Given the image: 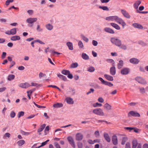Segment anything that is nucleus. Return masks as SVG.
<instances>
[{"mask_svg": "<svg viewBox=\"0 0 148 148\" xmlns=\"http://www.w3.org/2000/svg\"><path fill=\"white\" fill-rule=\"evenodd\" d=\"M105 19L108 21H115L119 24L121 25L123 28L126 25V23L122 19L116 16H108Z\"/></svg>", "mask_w": 148, "mask_h": 148, "instance_id": "nucleus-1", "label": "nucleus"}, {"mask_svg": "<svg viewBox=\"0 0 148 148\" xmlns=\"http://www.w3.org/2000/svg\"><path fill=\"white\" fill-rule=\"evenodd\" d=\"M37 20V19L36 18H29L26 20V22L28 24V26L31 27L33 26L34 23Z\"/></svg>", "mask_w": 148, "mask_h": 148, "instance_id": "nucleus-2", "label": "nucleus"}, {"mask_svg": "<svg viewBox=\"0 0 148 148\" xmlns=\"http://www.w3.org/2000/svg\"><path fill=\"white\" fill-rule=\"evenodd\" d=\"M92 112L94 114L99 116H103L104 115V113L103 110L100 108H96L94 109Z\"/></svg>", "mask_w": 148, "mask_h": 148, "instance_id": "nucleus-3", "label": "nucleus"}, {"mask_svg": "<svg viewBox=\"0 0 148 148\" xmlns=\"http://www.w3.org/2000/svg\"><path fill=\"white\" fill-rule=\"evenodd\" d=\"M111 41L112 43L118 47L120 46L121 45V41L119 39L117 38H111Z\"/></svg>", "mask_w": 148, "mask_h": 148, "instance_id": "nucleus-4", "label": "nucleus"}, {"mask_svg": "<svg viewBox=\"0 0 148 148\" xmlns=\"http://www.w3.org/2000/svg\"><path fill=\"white\" fill-rule=\"evenodd\" d=\"M67 139L71 146L75 148V142L72 137L71 136H68L67 137Z\"/></svg>", "mask_w": 148, "mask_h": 148, "instance_id": "nucleus-5", "label": "nucleus"}, {"mask_svg": "<svg viewBox=\"0 0 148 148\" xmlns=\"http://www.w3.org/2000/svg\"><path fill=\"white\" fill-rule=\"evenodd\" d=\"M16 33V28H14L11 29L10 30H8L5 32L6 34L8 35H14Z\"/></svg>", "mask_w": 148, "mask_h": 148, "instance_id": "nucleus-6", "label": "nucleus"}, {"mask_svg": "<svg viewBox=\"0 0 148 148\" xmlns=\"http://www.w3.org/2000/svg\"><path fill=\"white\" fill-rule=\"evenodd\" d=\"M128 116H132L135 117H140V115L137 112L132 111H130L128 113Z\"/></svg>", "mask_w": 148, "mask_h": 148, "instance_id": "nucleus-7", "label": "nucleus"}, {"mask_svg": "<svg viewBox=\"0 0 148 148\" xmlns=\"http://www.w3.org/2000/svg\"><path fill=\"white\" fill-rule=\"evenodd\" d=\"M135 79L138 83L140 84H145L146 83L145 80L140 77H137L135 78Z\"/></svg>", "mask_w": 148, "mask_h": 148, "instance_id": "nucleus-8", "label": "nucleus"}, {"mask_svg": "<svg viewBox=\"0 0 148 148\" xmlns=\"http://www.w3.org/2000/svg\"><path fill=\"white\" fill-rule=\"evenodd\" d=\"M99 79L100 80L102 84L108 85L110 87L112 86H113V84L111 83L104 80L102 78L99 77Z\"/></svg>", "mask_w": 148, "mask_h": 148, "instance_id": "nucleus-9", "label": "nucleus"}, {"mask_svg": "<svg viewBox=\"0 0 148 148\" xmlns=\"http://www.w3.org/2000/svg\"><path fill=\"white\" fill-rule=\"evenodd\" d=\"M112 143L114 145H117L118 140L116 135L114 134L112 136Z\"/></svg>", "mask_w": 148, "mask_h": 148, "instance_id": "nucleus-10", "label": "nucleus"}, {"mask_svg": "<svg viewBox=\"0 0 148 148\" xmlns=\"http://www.w3.org/2000/svg\"><path fill=\"white\" fill-rule=\"evenodd\" d=\"M121 11L123 16L125 18L129 19L130 18V16L129 13L124 10L121 9Z\"/></svg>", "mask_w": 148, "mask_h": 148, "instance_id": "nucleus-11", "label": "nucleus"}, {"mask_svg": "<svg viewBox=\"0 0 148 148\" xmlns=\"http://www.w3.org/2000/svg\"><path fill=\"white\" fill-rule=\"evenodd\" d=\"M18 86L21 88H26L30 86L31 85L29 84L26 82L25 83L20 84H19Z\"/></svg>", "mask_w": 148, "mask_h": 148, "instance_id": "nucleus-12", "label": "nucleus"}, {"mask_svg": "<svg viewBox=\"0 0 148 148\" xmlns=\"http://www.w3.org/2000/svg\"><path fill=\"white\" fill-rule=\"evenodd\" d=\"M83 135L81 133H77L76 134L75 139L77 140H81L83 139Z\"/></svg>", "mask_w": 148, "mask_h": 148, "instance_id": "nucleus-13", "label": "nucleus"}, {"mask_svg": "<svg viewBox=\"0 0 148 148\" xmlns=\"http://www.w3.org/2000/svg\"><path fill=\"white\" fill-rule=\"evenodd\" d=\"M130 69L127 68H123L121 71V73L123 75L128 74L130 72Z\"/></svg>", "mask_w": 148, "mask_h": 148, "instance_id": "nucleus-14", "label": "nucleus"}, {"mask_svg": "<svg viewBox=\"0 0 148 148\" xmlns=\"http://www.w3.org/2000/svg\"><path fill=\"white\" fill-rule=\"evenodd\" d=\"M130 62L134 64H137L139 62V60L137 58H132L130 59Z\"/></svg>", "mask_w": 148, "mask_h": 148, "instance_id": "nucleus-15", "label": "nucleus"}, {"mask_svg": "<svg viewBox=\"0 0 148 148\" xmlns=\"http://www.w3.org/2000/svg\"><path fill=\"white\" fill-rule=\"evenodd\" d=\"M103 136L105 140L108 142H110L111 139L109 134L105 132L103 134Z\"/></svg>", "mask_w": 148, "mask_h": 148, "instance_id": "nucleus-16", "label": "nucleus"}, {"mask_svg": "<svg viewBox=\"0 0 148 148\" xmlns=\"http://www.w3.org/2000/svg\"><path fill=\"white\" fill-rule=\"evenodd\" d=\"M116 68L114 66L111 67L110 69V73L112 75H114L116 74Z\"/></svg>", "mask_w": 148, "mask_h": 148, "instance_id": "nucleus-17", "label": "nucleus"}, {"mask_svg": "<svg viewBox=\"0 0 148 148\" xmlns=\"http://www.w3.org/2000/svg\"><path fill=\"white\" fill-rule=\"evenodd\" d=\"M103 107L105 109L107 110H110L112 109L111 106L108 103H106L104 105Z\"/></svg>", "mask_w": 148, "mask_h": 148, "instance_id": "nucleus-18", "label": "nucleus"}, {"mask_svg": "<svg viewBox=\"0 0 148 148\" xmlns=\"http://www.w3.org/2000/svg\"><path fill=\"white\" fill-rule=\"evenodd\" d=\"M104 30L105 31L108 33L111 34H114V30L111 28L106 27L104 28Z\"/></svg>", "mask_w": 148, "mask_h": 148, "instance_id": "nucleus-19", "label": "nucleus"}, {"mask_svg": "<svg viewBox=\"0 0 148 148\" xmlns=\"http://www.w3.org/2000/svg\"><path fill=\"white\" fill-rule=\"evenodd\" d=\"M66 100L67 103L69 104H72L74 103L73 99L70 97H67L66 99Z\"/></svg>", "mask_w": 148, "mask_h": 148, "instance_id": "nucleus-20", "label": "nucleus"}, {"mask_svg": "<svg viewBox=\"0 0 148 148\" xmlns=\"http://www.w3.org/2000/svg\"><path fill=\"white\" fill-rule=\"evenodd\" d=\"M138 145L137 140L136 139H134L132 141V148H136Z\"/></svg>", "mask_w": 148, "mask_h": 148, "instance_id": "nucleus-21", "label": "nucleus"}, {"mask_svg": "<svg viewBox=\"0 0 148 148\" xmlns=\"http://www.w3.org/2000/svg\"><path fill=\"white\" fill-rule=\"evenodd\" d=\"M111 26L117 30H120L121 29L120 27L118 24L112 23H110Z\"/></svg>", "mask_w": 148, "mask_h": 148, "instance_id": "nucleus-22", "label": "nucleus"}, {"mask_svg": "<svg viewBox=\"0 0 148 148\" xmlns=\"http://www.w3.org/2000/svg\"><path fill=\"white\" fill-rule=\"evenodd\" d=\"M132 25L134 27L136 28L140 29H142L143 28V27L141 25L137 23H133Z\"/></svg>", "mask_w": 148, "mask_h": 148, "instance_id": "nucleus-23", "label": "nucleus"}, {"mask_svg": "<svg viewBox=\"0 0 148 148\" xmlns=\"http://www.w3.org/2000/svg\"><path fill=\"white\" fill-rule=\"evenodd\" d=\"M21 38L18 36H14L11 37L10 38V40L12 41H16L19 40Z\"/></svg>", "mask_w": 148, "mask_h": 148, "instance_id": "nucleus-24", "label": "nucleus"}, {"mask_svg": "<svg viewBox=\"0 0 148 148\" xmlns=\"http://www.w3.org/2000/svg\"><path fill=\"white\" fill-rule=\"evenodd\" d=\"M104 77L108 80L110 81H112L113 80V77L107 74H105L104 75Z\"/></svg>", "mask_w": 148, "mask_h": 148, "instance_id": "nucleus-25", "label": "nucleus"}, {"mask_svg": "<svg viewBox=\"0 0 148 148\" xmlns=\"http://www.w3.org/2000/svg\"><path fill=\"white\" fill-rule=\"evenodd\" d=\"M123 62L122 60H119V62L117 65V68L118 69H121L123 66Z\"/></svg>", "mask_w": 148, "mask_h": 148, "instance_id": "nucleus-26", "label": "nucleus"}, {"mask_svg": "<svg viewBox=\"0 0 148 148\" xmlns=\"http://www.w3.org/2000/svg\"><path fill=\"white\" fill-rule=\"evenodd\" d=\"M82 58L84 60H87L89 59V56L84 53H83L82 55Z\"/></svg>", "mask_w": 148, "mask_h": 148, "instance_id": "nucleus-27", "label": "nucleus"}, {"mask_svg": "<svg viewBox=\"0 0 148 148\" xmlns=\"http://www.w3.org/2000/svg\"><path fill=\"white\" fill-rule=\"evenodd\" d=\"M46 28L48 30L51 31L53 29V26L51 24L49 23L45 25Z\"/></svg>", "mask_w": 148, "mask_h": 148, "instance_id": "nucleus-28", "label": "nucleus"}, {"mask_svg": "<svg viewBox=\"0 0 148 148\" xmlns=\"http://www.w3.org/2000/svg\"><path fill=\"white\" fill-rule=\"evenodd\" d=\"M66 45L68 47L70 50H73V45L72 43L69 42H68L66 43Z\"/></svg>", "mask_w": 148, "mask_h": 148, "instance_id": "nucleus-29", "label": "nucleus"}, {"mask_svg": "<svg viewBox=\"0 0 148 148\" xmlns=\"http://www.w3.org/2000/svg\"><path fill=\"white\" fill-rule=\"evenodd\" d=\"M25 143V141L23 140H20L17 142V144L19 146H21Z\"/></svg>", "mask_w": 148, "mask_h": 148, "instance_id": "nucleus-30", "label": "nucleus"}, {"mask_svg": "<svg viewBox=\"0 0 148 148\" xmlns=\"http://www.w3.org/2000/svg\"><path fill=\"white\" fill-rule=\"evenodd\" d=\"M46 125L45 124H43L40 126V127L38 129L37 132H42L45 128Z\"/></svg>", "mask_w": 148, "mask_h": 148, "instance_id": "nucleus-31", "label": "nucleus"}, {"mask_svg": "<svg viewBox=\"0 0 148 148\" xmlns=\"http://www.w3.org/2000/svg\"><path fill=\"white\" fill-rule=\"evenodd\" d=\"M57 76L59 78L61 79L62 80H64V81H66V78L65 76H64L63 75H62L60 74H58Z\"/></svg>", "mask_w": 148, "mask_h": 148, "instance_id": "nucleus-32", "label": "nucleus"}, {"mask_svg": "<svg viewBox=\"0 0 148 148\" xmlns=\"http://www.w3.org/2000/svg\"><path fill=\"white\" fill-rule=\"evenodd\" d=\"M141 3V2L140 1H137L134 4V7L136 9L138 8V6Z\"/></svg>", "mask_w": 148, "mask_h": 148, "instance_id": "nucleus-33", "label": "nucleus"}, {"mask_svg": "<svg viewBox=\"0 0 148 148\" xmlns=\"http://www.w3.org/2000/svg\"><path fill=\"white\" fill-rule=\"evenodd\" d=\"M63 105L62 103H57L54 104L53 105V107L55 108H61L63 106Z\"/></svg>", "mask_w": 148, "mask_h": 148, "instance_id": "nucleus-34", "label": "nucleus"}, {"mask_svg": "<svg viewBox=\"0 0 148 148\" xmlns=\"http://www.w3.org/2000/svg\"><path fill=\"white\" fill-rule=\"evenodd\" d=\"M15 78V76L12 74L9 75L7 78V79L8 81H11L14 79Z\"/></svg>", "mask_w": 148, "mask_h": 148, "instance_id": "nucleus-35", "label": "nucleus"}, {"mask_svg": "<svg viewBox=\"0 0 148 148\" xmlns=\"http://www.w3.org/2000/svg\"><path fill=\"white\" fill-rule=\"evenodd\" d=\"M128 140V138L126 137H124L122 138V140L121 142V144L124 145L126 142Z\"/></svg>", "mask_w": 148, "mask_h": 148, "instance_id": "nucleus-36", "label": "nucleus"}, {"mask_svg": "<svg viewBox=\"0 0 148 148\" xmlns=\"http://www.w3.org/2000/svg\"><path fill=\"white\" fill-rule=\"evenodd\" d=\"M61 73L65 75H67L70 73V71L69 70H63L62 71Z\"/></svg>", "mask_w": 148, "mask_h": 148, "instance_id": "nucleus-37", "label": "nucleus"}, {"mask_svg": "<svg viewBox=\"0 0 148 148\" xmlns=\"http://www.w3.org/2000/svg\"><path fill=\"white\" fill-rule=\"evenodd\" d=\"M106 61L108 62L112 63V65L113 66H114V64L115 63L114 61L113 60L111 59H108L106 60Z\"/></svg>", "mask_w": 148, "mask_h": 148, "instance_id": "nucleus-38", "label": "nucleus"}, {"mask_svg": "<svg viewBox=\"0 0 148 148\" xmlns=\"http://www.w3.org/2000/svg\"><path fill=\"white\" fill-rule=\"evenodd\" d=\"M78 66V64L77 62H75L72 64L70 66V67L71 68H75Z\"/></svg>", "mask_w": 148, "mask_h": 148, "instance_id": "nucleus-39", "label": "nucleus"}, {"mask_svg": "<svg viewBox=\"0 0 148 148\" xmlns=\"http://www.w3.org/2000/svg\"><path fill=\"white\" fill-rule=\"evenodd\" d=\"M138 43L143 46L147 45V44L141 40L139 41L138 42Z\"/></svg>", "mask_w": 148, "mask_h": 148, "instance_id": "nucleus-40", "label": "nucleus"}, {"mask_svg": "<svg viewBox=\"0 0 148 148\" xmlns=\"http://www.w3.org/2000/svg\"><path fill=\"white\" fill-rule=\"evenodd\" d=\"M88 71L89 72H91L94 71L95 70V68L92 66H90L88 68Z\"/></svg>", "mask_w": 148, "mask_h": 148, "instance_id": "nucleus-41", "label": "nucleus"}, {"mask_svg": "<svg viewBox=\"0 0 148 148\" xmlns=\"http://www.w3.org/2000/svg\"><path fill=\"white\" fill-rule=\"evenodd\" d=\"M102 105L101 103H99L98 102L94 103L93 104V106L95 107H96L98 106L101 107Z\"/></svg>", "mask_w": 148, "mask_h": 148, "instance_id": "nucleus-42", "label": "nucleus"}, {"mask_svg": "<svg viewBox=\"0 0 148 148\" xmlns=\"http://www.w3.org/2000/svg\"><path fill=\"white\" fill-rule=\"evenodd\" d=\"M99 8L100 9H102L104 10L108 11L109 10V9L108 7L106 6H99Z\"/></svg>", "mask_w": 148, "mask_h": 148, "instance_id": "nucleus-43", "label": "nucleus"}, {"mask_svg": "<svg viewBox=\"0 0 148 148\" xmlns=\"http://www.w3.org/2000/svg\"><path fill=\"white\" fill-rule=\"evenodd\" d=\"M24 114V112L23 111L19 112L17 116L18 118H19L21 116H23Z\"/></svg>", "mask_w": 148, "mask_h": 148, "instance_id": "nucleus-44", "label": "nucleus"}, {"mask_svg": "<svg viewBox=\"0 0 148 148\" xmlns=\"http://www.w3.org/2000/svg\"><path fill=\"white\" fill-rule=\"evenodd\" d=\"M82 39L85 41L86 42H88V38L86 37L83 35H81V36Z\"/></svg>", "mask_w": 148, "mask_h": 148, "instance_id": "nucleus-45", "label": "nucleus"}, {"mask_svg": "<svg viewBox=\"0 0 148 148\" xmlns=\"http://www.w3.org/2000/svg\"><path fill=\"white\" fill-rule=\"evenodd\" d=\"M78 45L79 48H82L84 47L83 43L81 41H79L78 43Z\"/></svg>", "mask_w": 148, "mask_h": 148, "instance_id": "nucleus-46", "label": "nucleus"}, {"mask_svg": "<svg viewBox=\"0 0 148 148\" xmlns=\"http://www.w3.org/2000/svg\"><path fill=\"white\" fill-rule=\"evenodd\" d=\"M46 76V75L42 72H40L39 74V77L40 79L42 77H45Z\"/></svg>", "mask_w": 148, "mask_h": 148, "instance_id": "nucleus-47", "label": "nucleus"}, {"mask_svg": "<svg viewBox=\"0 0 148 148\" xmlns=\"http://www.w3.org/2000/svg\"><path fill=\"white\" fill-rule=\"evenodd\" d=\"M94 134L96 137L97 138L99 137L100 134L99 131L97 130L95 131V132Z\"/></svg>", "mask_w": 148, "mask_h": 148, "instance_id": "nucleus-48", "label": "nucleus"}, {"mask_svg": "<svg viewBox=\"0 0 148 148\" xmlns=\"http://www.w3.org/2000/svg\"><path fill=\"white\" fill-rule=\"evenodd\" d=\"M21 133L22 134L24 135H28L30 134L29 132H25L23 130L21 131Z\"/></svg>", "mask_w": 148, "mask_h": 148, "instance_id": "nucleus-49", "label": "nucleus"}, {"mask_svg": "<svg viewBox=\"0 0 148 148\" xmlns=\"http://www.w3.org/2000/svg\"><path fill=\"white\" fill-rule=\"evenodd\" d=\"M124 129L125 130H129L130 132H131L134 129V127H125Z\"/></svg>", "mask_w": 148, "mask_h": 148, "instance_id": "nucleus-50", "label": "nucleus"}, {"mask_svg": "<svg viewBox=\"0 0 148 148\" xmlns=\"http://www.w3.org/2000/svg\"><path fill=\"white\" fill-rule=\"evenodd\" d=\"M38 32H42V29L41 28L39 25H38L37 26L36 28Z\"/></svg>", "mask_w": 148, "mask_h": 148, "instance_id": "nucleus-51", "label": "nucleus"}, {"mask_svg": "<svg viewBox=\"0 0 148 148\" xmlns=\"http://www.w3.org/2000/svg\"><path fill=\"white\" fill-rule=\"evenodd\" d=\"M16 114L15 112L13 111H12L10 114V116L12 118L14 117L15 116Z\"/></svg>", "mask_w": 148, "mask_h": 148, "instance_id": "nucleus-52", "label": "nucleus"}, {"mask_svg": "<svg viewBox=\"0 0 148 148\" xmlns=\"http://www.w3.org/2000/svg\"><path fill=\"white\" fill-rule=\"evenodd\" d=\"M97 121L98 123L104 122L106 123L107 124H109L110 123V122H108L106 121L103 120H97Z\"/></svg>", "mask_w": 148, "mask_h": 148, "instance_id": "nucleus-53", "label": "nucleus"}, {"mask_svg": "<svg viewBox=\"0 0 148 148\" xmlns=\"http://www.w3.org/2000/svg\"><path fill=\"white\" fill-rule=\"evenodd\" d=\"M14 0H7L5 2V5H8L10 2H13Z\"/></svg>", "mask_w": 148, "mask_h": 148, "instance_id": "nucleus-54", "label": "nucleus"}, {"mask_svg": "<svg viewBox=\"0 0 148 148\" xmlns=\"http://www.w3.org/2000/svg\"><path fill=\"white\" fill-rule=\"evenodd\" d=\"M140 91L141 93L143 94L145 93V88H140Z\"/></svg>", "mask_w": 148, "mask_h": 148, "instance_id": "nucleus-55", "label": "nucleus"}, {"mask_svg": "<svg viewBox=\"0 0 148 148\" xmlns=\"http://www.w3.org/2000/svg\"><path fill=\"white\" fill-rule=\"evenodd\" d=\"M133 131L135 132V133H138L140 131V130L139 129L134 127V129L133 130Z\"/></svg>", "mask_w": 148, "mask_h": 148, "instance_id": "nucleus-56", "label": "nucleus"}, {"mask_svg": "<svg viewBox=\"0 0 148 148\" xmlns=\"http://www.w3.org/2000/svg\"><path fill=\"white\" fill-rule=\"evenodd\" d=\"M77 146L78 148H82L83 147V144L81 142L77 143Z\"/></svg>", "mask_w": 148, "mask_h": 148, "instance_id": "nucleus-57", "label": "nucleus"}, {"mask_svg": "<svg viewBox=\"0 0 148 148\" xmlns=\"http://www.w3.org/2000/svg\"><path fill=\"white\" fill-rule=\"evenodd\" d=\"M10 134L9 133H6L3 136V138H5L6 137H8V138H9L10 137Z\"/></svg>", "mask_w": 148, "mask_h": 148, "instance_id": "nucleus-58", "label": "nucleus"}, {"mask_svg": "<svg viewBox=\"0 0 148 148\" xmlns=\"http://www.w3.org/2000/svg\"><path fill=\"white\" fill-rule=\"evenodd\" d=\"M92 43L94 46H97L98 44V42L96 40H93L92 41Z\"/></svg>", "mask_w": 148, "mask_h": 148, "instance_id": "nucleus-59", "label": "nucleus"}, {"mask_svg": "<svg viewBox=\"0 0 148 148\" xmlns=\"http://www.w3.org/2000/svg\"><path fill=\"white\" fill-rule=\"evenodd\" d=\"M94 91V90L93 88H90V90L86 93V94L88 95L91 92H93Z\"/></svg>", "mask_w": 148, "mask_h": 148, "instance_id": "nucleus-60", "label": "nucleus"}, {"mask_svg": "<svg viewBox=\"0 0 148 148\" xmlns=\"http://www.w3.org/2000/svg\"><path fill=\"white\" fill-rule=\"evenodd\" d=\"M125 148H131L129 142H127L126 144Z\"/></svg>", "mask_w": 148, "mask_h": 148, "instance_id": "nucleus-61", "label": "nucleus"}, {"mask_svg": "<svg viewBox=\"0 0 148 148\" xmlns=\"http://www.w3.org/2000/svg\"><path fill=\"white\" fill-rule=\"evenodd\" d=\"M49 141V140H47L46 141L43 142L42 143L41 145H40V146L41 147L42 146H43L44 145H46L48 142Z\"/></svg>", "mask_w": 148, "mask_h": 148, "instance_id": "nucleus-62", "label": "nucleus"}, {"mask_svg": "<svg viewBox=\"0 0 148 148\" xmlns=\"http://www.w3.org/2000/svg\"><path fill=\"white\" fill-rule=\"evenodd\" d=\"M121 47L120 48L123 49L124 50H126L127 49V47L126 45L123 44L121 45L120 46Z\"/></svg>", "mask_w": 148, "mask_h": 148, "instance_id": "nucleus-63", "label": "nucleus"}, {"mask_svg": "<svg viewBox=\"0 0 148 148\" xmlns=\"http://www.w3.org/2000/svg\"><path fill=\"white\" fill-rule=\"evenodd\" d=\"M54 145L56 148H61L59 145L57 143H55Z\"/></svg>", "mask_w": 148, "mask_h": 148, "instance_id": "nucleus-64", "label": "nucleus"}]
</instances>
